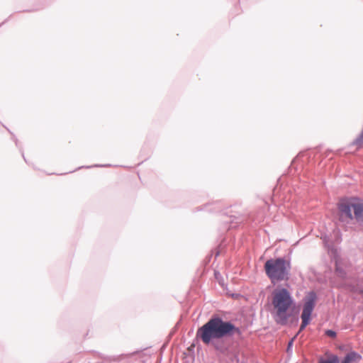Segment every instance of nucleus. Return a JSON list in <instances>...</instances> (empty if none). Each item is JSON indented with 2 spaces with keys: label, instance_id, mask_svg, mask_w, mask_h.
I'll use <instances>...</instances> for the list:
<instances>
[{
  "label": "nucleus",
  "instance_id": "20e7f679",
  "mask_svg": "<svg viewBox=\"0 0 363 363\" xmlns=\"http://www.w3.org/2000/svg\"><path fill=\"white\" fill-rule=\"evenodd\" d=\"M340 211V220L347 221L353 219L352 211H354V218L358 222L363 223V203L352 199L342 201L338 206Z\"/></svg>",
  "mask_w": 363,
  "mask_h": 363
},
{
  "label": "nucleus",
  "instance_id": "0eeeda50",
  "mask_svg": "<svg viewBox=\"0 0 363 363\" xmlns=\"http://www.w3.org/2000/svg\"><path fill=\"white\" fill-rule=\"evenodd\" d=\"M318 363H339V359L335 355H330L328 359H320Z\"/></svg>",
  "mask_w": 363,
  "mask_h": 363
},
{
  "label": "nucleus",
  "instance_id": "423d86ee",
  "mask_svg": "<svg viewBox=\"0 0 363 363\" xmlns=\"http://www.w3.org/2000/svg\"><path fill=\"white\" fill-rule=\"evenodd\" d=\"M361 355L357 353L356 352H351L345 356L342 363L358 362L361 359Z\"/></svg>",
  "mask_w": 363,
  "mask_h": 363
},
{
  "label": "nucleus",
  "instance_id": "7ed1b4c3",
  "mask_svg": "<svg viewBox=\"0 0 363 363\" xmlns=\"http://www.w3.org/2000/svg\"><path fill=\"white\" fill-rule=\"evenodd\" d=\"M290 269V262L284 258L270 259L264 264L265 272L272 283L288 281Z\"/></svg>",
  "mask_w": 363,
  "mask_h": 363
},
{
  "label": "nucleus",
  "instance_id": "6e6552de",
  "mask_svg": "<svg viewBox=\"0 0 363 363\" xmlns=\"http://www.w3.org/2000/svg\"><path fill=\"white\" fill-rule=\"evenodd\" d=\"M325 334L328 336V337H335L336 336V333L333 330H326L325 332Z\"/></svg>",
  "mask_w": 363,
  "mask_h": 363
},
{
  "label": "nucleus",
  "instance_id": "39448f33",
  "mask_svg": "<svg viewBox=\"0 0 363 363\" xmlns=\"http://www.w3.org/2000/svg\"><path fill=\"white\" fill-rule=\"evenodd\" d=\"M316 301V294L311 291L306 297L303 309L301 314L302 323L300 330H302L309 323L311 320V315L314 308Z\"/></svg>",
  "mask_w": 363,
  "mask_h": 363
},
{
  "label": "nucleus",
  "instance_id": "f03ea898",
  "mask_svg": "<svg viewBox=\"0 0 363 363\" xmlns=\"http://www.w3.org/2000/svg\"><path fill=\"white\" fill-rule=\"evenodd\" d=\"M272 314L274 321L286 325L294 308V301L290 292L284 288L277 289L272 293Z\"/></svg>",
  "mask_w": 363,
  "mask_h": 363
},
{
  "label": "nucleus",
  "instance_id": "f257e3e1",
  "mask_svg": "<svg viewBox=\"0 0 363 363\" xmlns=\"http://www.w3.org/2000/svg\"><path fill=\"white\" fill-rule=\"evenodd\" d=\"M238 329L230 322L224 321L220 318H211L198 330L197 337L206 345L213 344L216 340L233 335Z\"/></svg>",
  "mask_w": 363,
  "mask_h": 363
},
{
  "label": "nucleus",
  "instance_id": "1a4fd4ad",
  "mask_svg": "<svg viewBox=\"0 0 363 363\" xmlns=\"http://www.w3.org/2000/svg\"><path fill=\"white\" fill-rule=\"evenodd\" d=\"M362 293H363V291H362Z\"/></svg>",
  "mask_w": 363,
  "mask_h": 363
}]
</instances>
